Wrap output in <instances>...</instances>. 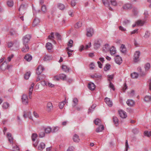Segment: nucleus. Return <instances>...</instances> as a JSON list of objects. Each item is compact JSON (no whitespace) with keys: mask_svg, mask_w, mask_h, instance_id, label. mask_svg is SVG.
<instances>
[{"mask_svg":"<svg viewBox=\"0 0 151 151\" xmlns=\"http://www.w3.org/2000/svg\"><path fill=\"white\" fill-rule=\"evenodd\" d=\"M24 59L27 61H30L32 59V56L29 54H26L24 57Z\"/></svg>","mask_w":151,"mask_h":151,"instance_id":"21","label":"nucleus"},{"mask_svg":"<svg viewBox=\"0 0 151 151\" xmlns=\"http://www.w3.org/2000/svg\"><path fill=\"white\" fill-rule=\"evenodd\" d=\"M46 47L48 50L50 51L52 48V45L51 43L47 42L46 44Z\"/></svg>","mask_w":151,"mask_h":151,"instance_id":"23","label":"nucleus"},{"mask_svg":"<svg viewBox=\"0 0 151 151\" xmlns=\"http://www.w3.org/2000/svg\"><path fill=\"white\" fill-rule=\"evenodd\" d=\"M26 8L24 4L21 5L19 9L20 13L21 14H24Z\"/></svg>","mask_w":151,"mask_h":151,"instance_id":"14","label":"nucleus"},{"mask_svg":"<svg viewBox=\"0 0 151 151\" xmlns=\"http://www.w3.org/2000/svg\"><path fill=\"white\" fill-rule=\"evenodd\" d=\"M138 29H135L130 32V34L131 35L134 34L135 33H138Z\"/></svg>","mask_w":151,"mask_h":151,"instance_id":"59","label":"nucleus"},{"mask_svg":"<svg viewBox=\"0 0 151 151\" xmlns=\"http://www.w3.org/2000/svg\"><path fill=\"white\" fill-rule=\"evenodd\" d=\"M110 47L109 44H105L103 48V50L105 52H108L109 50Z\"/></svg>","mask_w":151,"mask_h":151,"instance_id":"22","label":"nucleus"},{"mask_svg":"<svg viewBox=\"0 0 151 151\" xmlns=\"http://www.w3.org/2000/svg\"><path fill=\"white\" fill-rule=\"evenodd\" d=\"M23 116L25 118L28 117L30 119H33L31 114H24Z\"/></svg>","mask_w":151,"mask_h":151,"instance_id":"41","label":"nucleus"},{"mask_svg":"<svg viewBox=\"0 0 151 151\" xmlns=\"http://www.w3.org/2000/svg\"><path fill=\"white\" fill-rule=\"evenodd\" d=\"M144 101L146 102H148L151 101V96H146L144 98Z\"/></svg>","mask_w":151,"mask_h":151,"instance_id":"35","label":"nucleus"},{"mask_svg":"<svg viewBox=\"0 0 151 151\" xmlns=\"http://www.w3.org/2000/svg\"><path fill=\"white\" fill-rule=\"evenodd\" d=\"M110 0H102V2L104 4L108 7L109 10H112V8L110 6Z\"/></svg>","mask_w":151,"mask_h":151,"instance_id":"7","label":"nucleus"},{"mask_svg":"<svg viewBox=\"0 0 151 151\" xmlns=\"http://www.w3.org/2000/svg\"><path fill=\"white\" fill-rule=\"evenodd\" d=\"M109 51H110V53L111 55L115 54L116 52V49L113 46L110 48Z\"/></svg>","mask_w":151,"mask_h":151,"instance_id":"32","label":"nucleus"},{"mask_svg":"<svg viewBox=\"0 0 151 151\" xmlns=\"http://www.w3.org/2000/svg\"><path fill=\"white\" fill-rule=\"evenodd\" d=\"M113 119L114 124L115 126H117L119 124V121L117 118L116 117L114 116L113 117Z\"/></svg>","mask_w":151,"mask_h":151,"instance_id":"29","label":"nucleus"},{"mask_svg":"<svg viewBox=\"0 0 151 151\" xmlns=\"http://www.w3.org/2000/svg\"><path fill=\"white\" fill-rule=\"evenodd\" d=\"M45 144L42 142H41L38 145L37 149L40 151H42L45 149Z\"/></svg>","mask_w":151,"mask_h":151,"instance_id":"10","label":"nucleus"},{"mask_svg":"<svg viewBox=\"0 0 151 151\" xmlns=\"http://www.w3.org/2000/svg\"><path fill=\"white\" fill-rule=\"evenodd\" d=\"M122 23L123 25L126 26L130 23V21L128 20L125 19L123 21Z\"/></svg>","mask_w":151,"mask_h":151,"instance_id":"51","label":"nucleus"},{"mask_svg":"<svg viewBox=\"0 0 151 151\" xmlns=\"http://www.w3.org/2000/svg\"><path fill=\"white\" fill-rule=\"evenodd\" d=\"M66 76L64 74H60L58 75L55 76L54 77V79L56 81H59L60 79L65 80L66 78Z\"/></svg>","mask_w":151,"mask_h":151,"instance_id":"3","label":"nucleus"},{"mask_svg":"<svg viewBox=\"0 0 151 151\" xmlns=\"http://www.w3.org/2000/svg\"><path fill=\"white\" fill-rule=\"evenodd\" d=\"M55 35L56 36L58 40H61V35L58 33H56L55 34Z\"/></svg>","mask_w":151,"mask_h":151,"instance_id":"55","label":"nucleus"},{"mask_svg":"<svg viewBox=\"0 0 151 151\" xmlns=\"http://www.w3.org/2000/svg\"><path fill=\"white\" fill-rule=\"evenodd\" d=\"M101 122V120L99 119H96L94 121V123L96 125H98Z\"/></svg>","mask_w":151,"mask_h":151,"instance_id":"57","label":"nucleus"},{"mask_svg":"<svg viewBox=\"0 0 151 151\" xmlns=\"http://www.w3.org/2000/svg\"><path fill=\"white\" fill-rule=\"evenodd\" d=\"M132 77L133 78H137L138 76V74L136 72H134L133 73L131 74Z\"/></svg>","mask_w":151,"mask_h":151,"instance_id":"45","label":"nucleus"},{"mask_svg":"<svg viewBox=\"0 0 151 151\" xmlns=\"http://www.w3.org/2000/svg\"><path fill=\"white\" fill-rule=\"evenodd\" d=\"M12 147L14 149V150H16V151L19 150V147L16 145H12Z\"/></svg>","mask_w":151,"mask_h":151,"instance_id":"58","label":"nucleus"},{"mask_svg":"<svg viewBox=\"0 0 151 151\" xmlns=\"http://www.w3.org/2000/svg\"><path fill=\"white\" fill-rule=\"evenodd\" d=\"M31 137L32 141L34 142L33 143V145L35 147H37L38 145L39 141L37 140L36 142H35L37 137V134L35 133H33L32 134Z\"/></svg>","mask_w":151,"mask_h":151,"instance_id":"2","label":"nucleus"},{"mask_svg":"<svg viewBox=\"0 0 151 151\" xmlns=\"http://www.w3.org/2000/svg\"><path fill=\"white\" fill-rule=\"evenodd\" d=\"M82 25V22L81 21H79L77 22L75 25L76 28L78 29L81 27Z\"/></svg>","mask_w":151,"mask_h":151,"instance_id":"37","label":"nucleus"},{"mask_svg":"<svg viewBox=\"0 0 151 151\" xmlns=\"http://www.w3.org/2000/svg\"><path fill=\"white\" fill-rule=\"evenodd\" d=\"M73 139L75 142H78L80 140L79 136L76 134H75L73 136Z\"/></svg>","mask_w":151,"mask_h":151,"instance_id":"17","label":"nucleus"},{"mask_svg":"<svg viewBox=\"0 0 151 151\" xmlns=\"http://www.w3.org/2000/svg\"><path fill=\"white\" fill-rule=\"evenodd\" d=\"M22 103L24 105L27 104L28 103V99L27 95L23 94L22 97Z\"/></svg>","mask_w":151,"mask_h":151,"instance_id":"6","label":"nucleus"},{"mask_svg":"<svg viewBox=\"0 0 151 151\" xmlns=\"http://www.w3.org/2000/svg\"><path fill=\"white\" fill-rule=\"evenodd\" d=\"M145 135L150 137L151 136V131L148 132V131H145L144 132Z\"/></svg>","mask_w":151,"mask_h":151,"instance_id":"48","label":"nucleus"},{"mask_svg":"<svg viewBox=\"0 0 151 151\" xmlns=\"http://www.w3.org/2000/svg\"><path fill=\"white\" fill-rule=\"evenodd\" d=\"M7 3L8 6L10 7H12L14 5V2L13 0H8Z\"/></svg>","mask_w":151,"mask_h":151,"instance_id":"36","label":"nucleus"},{"mask_svg":"<svg viewBox=\"0 0 151 151\" xmlns=\"http://www.w3.org/2000/svg\"><path fill=\"white\" fill-rule=\"evenodd\" d=\"M150 68V63H146L145 65V70L146 71H147L149 70V69Z\"/></svg>","mask_w":151,"mask_h":151,"instance_id":"40","label":"nucleus"},{"mask_svg":"<svg viewBox=\"0 0 151 151\" xmlns=\"http://www.w3.org/2000/svg\"><path fill=\"white\" fill-rule=\"evenodd\" d=\"M42 10L43 13H45L47 11V9L45 6L44 5L42 6Z\"/></svg>","mask_w":151,"mask_h":151,"instance_id":"53","label":"nucleus"},{"mask_svg":"<svg viewBox=\"0 0 151 151\" xmlns=\"http://www.w3.org/2000/svg\"><path fill=\"white\" fill-rule=\"evenodd\" d=\"M8 69V66L5 61L0 66V70L2 71H4L6 69Z\"/></svg>","mask_w":151,"mask_h":151,"instance_id":"9","label":"nucleus"},{"mask_svg":"<svg viewBox=\"0 0 151 151\" xmlns=\"http://www.w3.org/2000/svg\"><path fill=\"white\" fill-rule=\"evenodd\" d=\"M58 8L61 10H63L65 8L64 5L61 3H59L58 5Z\"/></svg>","mask_w":151,"mask_h":151,"instance_id":"38","label":"nucleus"},{"mask_svg":"<svg viewBox=\"0 0 151 151\" xmlns=\"http://www.w3.org/2000/svg\"><path fill=\"white\" fill-rule=\"evenodd\" d=\"M119 116L122 119L125 118L127 116V114H119Z\"/></svg>","mask_w":151,"mask_h":151,"instance_id":"56","label":"nucleus"},{"mask_svg":"<svg viewBox=\"0 0 151 151\" xmlns=\"http://www.w3.org/2000/svg\"><path fill=\"white\" fill-rule=\"evenodd\" d=\"M131 5L129 4H124L122 6L123 9L125 10L130 9L131 8Z\"/></svg>","mask_w":151,"mask_h":151,"instance_id":"18","label":"nucleus"},{"mask_svg":"<svg viewBox=\"0 0 151 151\" xmlns=\"http://www.w3.org/2000/svg\"><path fill=\"white\" fill-rule=\"evenodd\" d=\"M48 38L50 40H52L53 42L55 43V41L54 40V33L51 32L50 34V35L48 36Z\"/></svg>","mask_w":151,"mask_h":151,"instance_id":"28","label":"nucleus"},{"mask_svg":"<svg viewBox=\"0 0 151 151\" xmlns=\"http://www.w3.org/2000/svg\"><path fill=\"white\" fill-rule=\"evenodd\" d=\"M24 47L22 49V51L23 52H27L29 49V47L28 45H23Z\"/></svg>","mask_w":151,"mask_h":151,"instance_id":"26","label":"nucleus"},{"mask_svg":"<svg viewBox=\"0 0 151 151\" xmlns=\"http://www.w3.org/2000/svg\"><path fill=\"white\" fill-rule=\"evenodd\" d=\"M150 34L149 32H148V31H147L145 33V35H144V37L145 38H148L150 37Z\"/></svg>","mask_w":151,"mask_h":151,"instance_id":"49","label":"nucleus"},{"mask_svg":"<svg viewBox=\"0 0 151 151\" xmlns=\"http://www.w3.org/2000/svg\"><path fill=\"white\" fill-rule=\"evenodd\" d=\"M109 87L111 88L113 91H114L115 90V88L113 84L111 82H110V84L109 85Z\"/></svg>","mask_w":151,"mask_h":151,"instance_id":"60","label":"nucleus"},{"mask_svg":"<svg viewBox=\"0 0 151 151\" xmlns=\"http://www.w3.org/2000/svg\"><path fill=\"white\" fill-rule=\"evenodd\" d=\"M9 106V104L7 102H4L3 104V108L4 109H7Z\"/></svg>","mask_w":151,"mask_h":151,"instance_id":"43","label":"nucleus"},{"mask_svg":"<svg viewBox=\"0 0 151 151\" xmlns=\"http://www.w3.org/2000/svg\"><path fill=\"white\" fill-rule=\"evenodd\" d=\"M147 19L146 18L142 19H139L136 22V23L137 26H143L144 24L146 22Z\"/></svg>","mask_w":151,"mask_h":151,"instance_id":"5","label":"nucleus"},{"mask_svg":"<svg viewBox=\"0 0 151 151\" xmlns=\"http://www.w3.org/2000/svg\"><path fill=\"white\" fill-rule=\"evenodd\" d=\"M110 3L114 6H116L117 5V3L115 0H110Z\"/></svg>","mask_w":151,"mask_h":151,"instance_id":"52","label":"nucleus"},{"mask_svg":"<svg viewBox=\"0 0 151 151\" xmlns=\"http://www.w3.org/2000/svg\"><path fill=\"white\" fill-rule=\"evenodd\" d=\"M132 132L134 134H137L139 132V129L137 128H134L132 129Z\"/></svg>","mask_w":151,"mask_h":151,"instance_id":"50","label":"nucleus"},{"mask_svg":"<svg viewBox=\"0 0 151 151\" xmlns=\"http://www.w3.org/2000/svg\"><path fill=\"white\" fill-rule=\"evenodd\" d=\"M88 88L91 90H94L95 88V86L94 84L92 83H90L88 84Z\"/></svg>","mask_w":151,"mask_h":151,"instance_id":"24","label":"nucleus"},{"mask_svg":"<svg viewBox=\"0 0 151 151\" xmlns=\"http://www.w3.org/2000/svg\"><path fill=\"white\" fill-rule=\"evenodd\" d=\"M66 103V101H63L60 102L59 104V108L62 109L64 107V106Z\"/></svg>","mask_w":151,"mask_h":151,"instance_id":"42","label":"nucleus"},{"mask_svg":"<svg viewBox=\"0 0 151 151\" xmlns=\"http://www.w3.org/2000/svg\"><path fill=\"white\" fill-rule=\"evenodd\" d=\"M58 130V128L57 127H54L52 130V132H57Z\"/></svg>","mask_w":151,"mask_h":151,"instance_id":"63","label":"nucleus"},{"mask_svg":"<svg viewBox=\"0 0 151 151\" xmlns=\"http://www.w3.org/2000/svg\"><path fill=\"white\" fill-rule=\"evenodd\" d=\"M13 45H14V44L13 43L11 42H9L7 43V46L9 47H12Z\"/></svg>","mask_w":151,"mask_h":151,"instance_id":"62","label":"nucleus"},{"mask_svg":"<svg viewBox=\"0 0 151 151\" xmlns=\"http://www.w3.org/2000/svg\"><path fill=\"white\" fill-rule=\"evenodd\" d=\"M115 60L116 63L119 65H120L122 62V60L121 58L119 55H117L115 57Z\"/></svg>","mask_w":151,"mask_h":151,"instance_id":"15","label":"nucleus"},{"mask_svg":"<svg viewBox=\"0 0 151 151\" xmlns=\"http://www.w3.org/2000/svg\"><path fill=\"white\" fill-rule=\"evenodd\" d=\"M30 76V72H27L25 74L24 78L26 79H29V77Z\"/></svg>","mask_w":151,"mask_h":151,"instance_id":"46","label":"nucleus"},{"mask_svg":"<svg viewBox=\"0 0 151 151\" xmlns=\"http://www.w3.org/2000/svg\"><path fill=\"white\" fill-rule=\"evenodd\" d=\"M111 65L109 64H106L105 67L104 68V70L105 71H106L108 70H109L110 68Z\"/></svg>","mask_w":151,"mask_h":151,"instance_id":"47","label":"nucleus"},{"mask_svg":"<svg viewBox=\"0 0 151 151\" xmlns=\"http://www.w3.org/2000/svg\"><path fill=\"white\" fill-rule=\"evenodd\" d=\"M101 43L99 41H95L94 44V47L95 49H97L100 47Z\"/></svg>","mask_w":151,"mask_h":151,"instance_id":"27","label":"nucleus"},{"mask_svg":"<svg viewBox=\"0 0 151 151\" xmlns=\"http://www.w3.org/2000/svg\"><path fill=\"white\" fill-rule=\"evenodd\" d=\"M87 36L88 37H91L93 33V28H88L87 29Z\"/></svg>","mask_w":151,"mask_h":151,"instance_id":"11","label":"nucleus"},{"mask_svg":"<svg viewBox=\"0 0 151 151\" xmlns=\"http://www.w3.org/2000/svg\"><path fill=\"white\" fill-rule=\"evenodd\" d=\"M105 101L106 104L109 107H111L113 105L112 101L109 98L106 97L105 99Z\"/></svg>","mask_w":151,"mask_h":151,"instance_id":"12","label":"nucleus"},{"mask_svg":"<svg viewBox=\"0 0 151 151\" xmlns=\"http://www.w3.org/2000/svg\"><path fill=\"white\" fill-rule=\"evenodd\" d=\"M127 104L129 106H133L135 104V102L134 101L131 99H128L127 101Z\"/></svg>","mask_w":151,"mask_h":151,"instance_id":"19","label":"nucleus"},{"mask_svg":"<svg viewBox=\"0 0 151 151\" xmlns=\"http://www.w3.org/2000/svg\"><path fill=\"white\" fill-rule=\"evenodd\" d=\"M40 20L38 18H36L35 19L33 22L32 25L34 27L37 26L39 23Z\"/></svg>","mask_w":151,"mask_h":151,"instance_id":"31","label":"nucleus"},{"mask_svg":"<svg viewBox=\"0 0 151 151\" xmlns=\"http://www.w3.org/2000/svg\"><path fill=\"white\" fill-rule=\"evenodd\" d=\"M73 42L72 40H70L68 42V47H72L73 46Z\"/></svg>","mask_w":151,"mask_h":151,"instance_id":"54","label":"nucleus"},{"mask_svg":"<svg viewBox=\"0 0 151 151\" xmlns=\"http://www.w3.org/2000/svg\"><path fill=\"white\" fill-rule=\"evenodd\" d=\"M149 89L151 91V78L148 81Z\"/></svg>","mask_w":151,"mask_h":151,"instance_id":"64","label":"nucleus"},{"mask_svg":"<svg viewBox=\"0 0 151 151\" xmlns=\"http://www.w3.org/2000/svg\"><path fill=\"white\" fill-rule=\"evenodd\" d=\"M73 106L74 107H75L78 104V101L77 98H74L73 99Z\"/></svg>","mask_w":151,"mask_h":151,"instance_id":"39","label":"nucleus"},{"mask_svg":"<svg viewBox=\"0 0 151 151\" xmlns=\"http://www.w3.org/2000/svg\"><path fill=\"white\" fill-rule=\"evenodd\" d=\"M35 84L34 83H32L31 86L29 88V97H30L31 96V95L32 94V92L33 91L34 87V86Z\"/></svg>","mask_w":151,"mask_h":151,"instance_id":"20","label":"nucleus"},{"mask_svg":"<svg viewBox=\"0 0 151 151\" xmlns=\"http://www.w3.org/2000/svg\"><path fill=\"white\" fill-rule=\"evenodd\" d=\"M46 108L48 112H50L53 109V106L52 104L50 102L48 103L47 105Z\"/></svg>","mask_w":151,"mask_h":151,"instance_id":"13","label":"nucleus"},{"mask_svg":"<svg viewBox=\"0 0 151 151\" xmlns=\"http://www.w3.org/2000/svg\"><path fill=\"white\" fill-rule=\"evenodd\" d=\"M44 70V67L42 65H40L39 66L36 70V73L38 75H40Z\"/></svg>","mask_w":151,"mask_h":151,"instance_id":"8","label":"nucleus"},{"mask_svg":"<svg viewBox=\"0 0 151 151\" xmlns=\"http://www.w3.org/2000/svg\"><path fill=\"white\" fill-rule=\"evenodd\" d=\"M46 133H49L52 132V129L50 127H47L44 129Z\"/></svg>","mask_w":151,"mask_h":151,"instance_id":"44","label":"nucleus"},{"mask_svg":"<svg viewBox=\"0 0 151 151\" xmlns=\"http://www.w3.org/2000/svg\"><path fill=\"white\" fill-rule=\"evenodd\" d=\"M104 126L103 125H101L99 126L96 129V131L97 132H101L104 129Z\"/></svg>","mask_w":151,"mask_h":151,"instance_id":"30","label":"nucleus"},{"mask_svg":"<svg viewBox=\"0 0 151 151\" xmlns=\"http://www.w3.org/2000/svg\"><path fill=\"white\" fill-rule=\"evenodd\" d=\"M51 58V57L48 55H45L44 58V60L45 61H47L49 60Z\"/></svg>","mask_w":151,"mask_h":151,"instance_id":"61","label":"nucleus"},{"mask_svg":"<svg viewBox=\"0 0 151 151\" xmlns=\"http://www.w3.org/2000/svg\"><path fill=\"white\" fill-rule=\"evenodd\" d=\"M7 137H8L9 141L10 142L11 144L13 143V138L12 136V135L11 133H8L6 135Z\"/></svg>","mask_w":151,"mask_h":151,"instance_id":"16","label":"nucleus"},{"mask_svg":"<svg viewBox=\"0 0 151 151\" xmlns=\"http://www.w3.org/2000/svg\"><path fill=\"white\" fill-rule=\"evenodd\" d=\"M140 55V53L139 51H136L134 55L133 61L134 63H137L140 60L139 57Z\"/></svg>","mask_w":151,"mask_h":151,"instance_id":"1","label":"nucleus"},{"mask_svg":"<svg viewBox=\"0 0 151 151\" xmlns=\"http://www.w3.org/2000/svg\"><path fill=\"white\" fill-rule=\"evenodd\" d=\"M96 106V105L95 104H93L91 107H90L88 110V113H92L93 112V110H94L95 107Z\"/></svg>","mask_w":151,"mask_h":151,"instance_id":"33","label":"nucleus"},{"mask_svg":"<svg viewBox=\"0 0 151 151\" xmlns=\"http://www.w3.org/2000/svg\"><path fill=\"white\" fill-rule=\"evenodd\" d=\"M62 68L63 70L66 72H69V68L66 65H63L62 66Z\"/></svg>","mask_w":151,"mask_h":151,"instance_id":"34","label":"nucleus"},{"mask_svg":"<svg viewBox=\"0 0 151 151\" xmlns=\"http://www.w3.org/2000/svg\"><path fill=\"white\" fill-rule=\"evenodd\" d=\"M121 51L123 53H125L126 52V49L124 45L122 44L120 48Z\"/></svg>","mask_w":151,"mask_h":151,"instance_id":"25","label":"nucleus"},{"mask_svg":"<svg viewBox=\"0 0 151 151\" xmlns=\"http://www.w3.org/2000/svg\"><path fill=\"white\" fill-rule=\"evenodd\" d=\"M30 38L31 36L29 35H27L24 36L22 38L23 44L28 45Z\"/></svg>","mask_w":151,"mask_h":151,"instance_id":"4","label":"nucleus"}]
</instances>
